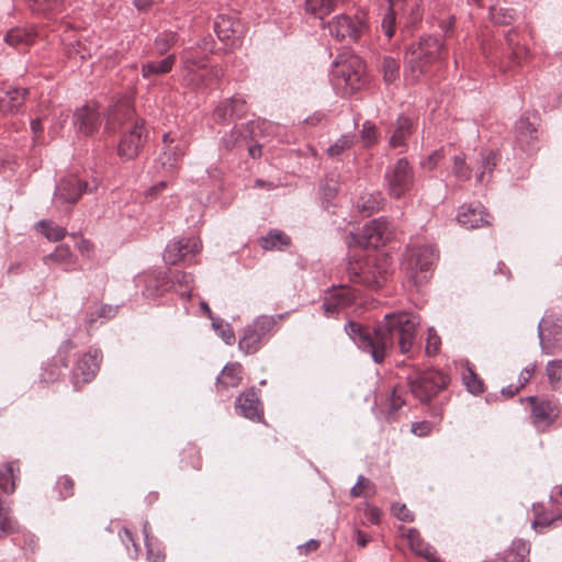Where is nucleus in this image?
<instances>
[{
    "label": "nucleus",
    "instance_id": "obj_19",
    "mask_svg": "<svg viewBox=\"0 0 562 562\" xmlns=\"http://www.w3.org/2000/svg\"><path fill=\"white\" fill-rule=\"evenodd\" d=\"M162 143L164 147L159 154L158 161L165 170L173 171L178 169L180 161L186 154V142L182 139H176L170 133H165Z\"/></svg>",
    "mask_w": 562,
    "mask_h": 562
},
{
    "label": "nucleus",
    "instance_id": "obj_42",
    "mask_svg": "<svg viewBox=\"0 0 562 562\" xmlns=\"http://www.w3.org/2000/svg\"><path fill=\"white\" fill-rule=\"evenodd\" d=\"M451 171L458 181L465 182L471 179L473 168L467 162L463 154H458L452 157Z\"/></svg>",
    "mask_w": 562,
    "mask_h": 562
},
{
    "label": "nucleus",
    "instance_id": "obj_45",
    "mask_svg": "<svg viewBox=\"0 0 562 562\" xmlns=\"http://www.w3.org/2000/svg\"><path fill=\"white\" fill-rule=\"evenodd\" d=\"M178 34L172 31L159 33L154 41V46L158 55H165L171 47L176 45Z\"/></svg>",
    "mask_w": 562,
    "mask_h": 562
},
{
    "label": "nucleus",
    "instance_id": "obj_62",
    "mask_svg": "<svg viewBox=\"0 0 562 562\" xmlns=\"http://www.w3.org/2000/svg\"><path fill=\"white\" fill-rule=\"evenodd\" d=\"M60 375V368L56 363H47L43 369L41 379L45 383L55 382Z\"/></svg>",
    "mask_w": 562,
    "mask_h": 562
},
{
    "label": "nucleus",
    "instance_id": "obj_9",
    "mask_svg": "<svg viewBox=\"0 0 562 562\" xmlns=\"http://www.w3.org/2000/svg\"><path fill=\"white\" fill-rule=\"evenodd\" d=\"M276 333L273 317L259 315L245 327L238 347L246 355L256 353Z\"/></svg>",
    "mask_w": 562,
    "mask_h": 562
},
{
    "label": "nucleus",
    "instance_id": "obj_12",
    "mask_svg": "<svg viewBox=\"0 0 562 562\" xmlns=\"http://www.w3.org/2000/svg\"><path fill=\"white\" fill-rule=\"evenodd\" d=\"M329 34L338 41L357 42L367 31V21L363 13L349 15L346 13L334 16L328 23Z\"/></svg>",
    "mask_w": 562,
    "mask_h": 562
},
{
    "label": "nucleus",
    "instance_id": "obj_60",
    "mask_svg": "<svg viewBox=\"0 0 562 562\" xmlns=\"http://www.w3.org/2000/svg\"><path fill=\"white\" fill-rule=\"evenodd\" d=\"M212 326L218 333V335L226 345H233L235 342V333L229 325L223 327L222 324L217 323L216 321H213Z\"/></svg>",
    "mask_w": 562,
    "mask_h": 562
},
{
    "label": "nucleus",
    "instance_id": "obj_49",
    "mask_svg": "<svg viewBox=\"0 0 562 562\" xmlns=\"http://www.w3.org/2000/svg\"><path fill=\"white\" fill-rule=\"evenodd\" d=\"M15 530V521L11 516L9 506H5L0 497V535L7 536Z\"/></svg>",
    "mask_w": 562,
    "mask_h": 562
},
{
    "label": "nucleus",
    "instance_id": "obj_47",
    "mask_svg": "<svg viewBox=\"0 0 562 562\" xmlns=\"http://www.w3.org/2000/svg\"><path fill=\"white\" fill-rule=\"evenodd\" d=\"M512 33L513 31H509L506 34V40L508 41V44L510 46V53L508 55V65L506 66L507 68L520 66L522 61L527 58V49L524 46H520L518 44H512Z\"/></svg>",
    "mask_w": 562,
    "mask_h": 562
},
{
    "label": "nucleus",
    "instance_id": "obj_48",
    "mask_svg": "<svg viewBox=\"0 0 562 562\" xmlns=\"http://www.w3.org/2000/svg\"><path fill=\"white\" fill-rule=\"evenodd\" d=\"M355 144L353 134L341 135L333 145L327 148V155L331 158L337 157L350 149Z\"/></svg>",
    "mask_w": 562,
    "mask_h": 562
},
{
    "label": "nucleus",
    "instance_id": "obj_64",
    "mask_svg": "<svg viewBox=\"0 0 562 562\" xmlns=\"http://www.w3.org/2000/svg\"><path fill=\"white\" fill-rule=\"evenodd\" d=\"M432 430V424L428 420L416 422L412 424V432L418 437H426Z\"/></svg>",
    "mask_w": 562,
    "mask_h": 562
},
{
    "label": "nucleus",
    "instance_id": "obj_13",
    "mask_svg": "<svg viewBox=\"0 0 562 562\" xmlns=\"http://www.w3.org/2000/svg\"><path fill=\"white\" fill-rule=\"evenodd\" d=\"M538 337L543 355L562 352V316L547 315L538 325Z\"/></svg>",
    "mask_w": 562,
    "mask_h": 562
},
{
    "label": "nucleus",
    "instance_id": "obj_56",
    "mask_svg": "<svg viewBox=\"0 0 562 562\" xmlns=\"http://www.w3.org/2000/svg\"><path fill=\"white\" fill-rule=\"evenodd\" d=\"M231 112V105L227 99L221 101L215 109L213 110V120L216 123H225L229 120H233L234 116L229 115Z\"/></svg>",
    "mask_w": 562,
    "mask_h": 562
},
{
    "label": "nucleus",
    "instance_id": "obj_3",
    "mask_svg": "<svg viewBox=\"0 0 562 562\" xmlns=\"http://www.w3.org/2000/svg\"><path fill=\"white\" fill-rule=\"evenodd\" d=\"M119 122L123 127V135L117 146V155L123 160H132L139 154L147 139L143 120L134 116L131 108L116 109L108 117L105 128L112 130V125Z\"/></svg>",
    "mask_w": 562,
    "mask_h": 562
},
{
    "label": "nucleus",
    "instance_id": "obj_20",
    "mask_svg": "<svg viewBox=\"0 0 562 562\" xmlns=\"http://www.w3.org/2000/svg\"><path fill=\"white\" fill-rule=\"evenodd\" d=\"M202 244L196 238H182L167 244L164 251V260L167 265L173 266L186 259L189 255L194 256L201 251Z\"/></svg>",
    "mask_w": 562,
    "mask_h": 562
},
{
    "label": "nucleus",
    "instance_id": "obj_44",
    "mask_svg": "<svg viewBox=\"0 0 562 562\" xmlns=\"http://www.w3.org/2000/svg\"><path fill=\"white\" fill-rule=\"evenodd\" d=\"M462 381L469 393L473 395H480L483 393V381L469 364L462 373Z\"/></svg>",
    "mask_w": 562,
    "mask_h": 562
},
{
    "label": "nucleus",
    "instance_id": "obj_10",
    "mask_svg": "<svg viewBox=\"0 0 562 562\" xmlns=\"http://www.w3.org/2000/svg\"><path fill=\"white\" fill-rule=\"evenodd\" d=\"M384 181L387 193L393 199L398 200L412 191L415 173L407 158H398L394 164L387 166Z\"/></svg>",
    "mask_w": 562,
    "mask_h": 562
},
{
    "label": "nucleus",
    "instance_id": "obj_57",
    "mask_svg": "<svg viewBox=\"0 0 562 562\" xmlns=\"http://www.w3.org/2000/svg\"><path fill=\"white\" fill-rule=\"evenodd\" d=\"M227 100L231 105V116H234V119H239L247 113V102L241 97L234 95L232 98H228Z\"/></svg>",
    "mask_w": 562,
    "mask_h": 562
},
{
    "label": "nucleus",
    "instance_id": "obj_24",
    "mask_svg": "<svg viewBox=\"0 0 562 562\" xmlns=\"http://www.w3.org/2000/svg\"><path fill=\"white\" fill-rule=\"evenodd\" d=\"M214 31L221 42L235 45L240 37L241 25L232 16L220 14L214 21Z\"/></svg>",
    "mask_w": 562,
    "mask_h": 562
},
{
    "label": "nucleus",
    "instance_id": "obj_21",
    "mask_svg": "<svg viewBox=\"0 0 562 562\" xmlns=\"http://www.w3.org/2000/svg\"><path fill=\"white\" fill-rule=\"evenodd\" d=\"M235 408L237 414L254 422L262 419L259 391L254 386L236 397Z\"/></svg>",
    "mask_w": 562,
    "mask_h": 562
},
{
    "label": "nucleus",
    "instance_id": "obj_18",
    "mask_svg": "<svg viewBox=\"0 0 562 562\" xmlns=\"http://www.w3.org/2000/svg\"><path fill=\"white\" fill-rule=\"evenodd\" d=\"M103 112L95 102H89L78 108L74 113V126L83 135L90 136L102 123Z\"/></svg>",
    "mask_w": 562,
    "mask_h": 562
},
{
    "label": "nucleus",
    "instance_id": "obj_40",
    "mask_svg": "<svg viewBox=\"0 0 562 562\" xmlns=\"http://www.w3.org/2000/svg\"><path fill=\"white\" fill-rule=\"evenodd\" d=\"M380 71L383 76V81L386 85H392L400 79V63L391 56H384L380 64Z\"/></svg>",
    "mask_w": 562,
    "mask_h": 562
},
{
    "label": "nucleus",
    "instance_id": "obj_52",
    "mask_svg": "<svg viewBox=\"0 0 562 562\" xmlns=\"http://www.w3.org/2000/svg\"><path fill=\"white\" fill-rule=\"evenodd\" d=\"M339 191L338 180L336 177L329 176L327 177L319 187V192L322 198L329 203L335 196L337 195Z\"/></svg>",
    "mask_w": 562,
    "mask_h": 562
},
{
    "label": "nucleus",
    "instance_id": "obj_50",
    "mask_svg": "<svg viewBox=\"0 0 562 562\" xmlns=\"http://www.w3.org/2000/svg\"><path fill=\"white\" fill-rule=\"evenodd\" d=\"M360 138L364 147L375 145L379 140L376 125L369 120L364 121L360 131Z\"/></svg>",
    "mask_w": 562,
    "mask_h": 562
},
{
    "label": "nucleus",
    "instance_id": "obj_46",
    "mask_svg": "<svg viewBox=\"0 0 562 562\" xmlns=\"http://www.w3.org/2000/svg\"><path fill=\"white\" fill-rule=\"evenodd\" d=\"M15 468L13 462H8L0 469V488L4 493H13L15 490Z\"/></svg>",
    "mask_w": 562,
    "mask_h": 562
},
{
    "label": "nucleus",
    "instance_id": "obj_30",
    "mask_svg": "<svg viewBox=\"0 0 562 562\" xmlns=\"http://www.w3.org/2000/svg\"><path fill=\"white\" fill-rule=\"evenodd\" d=\"M37 34L34 30L27 27H12L4 37L3 42L14 48L21 49L35 43Z\"/></svg>",
    "mask_w": 562,
    "mask_h": 562
},
{
    "label": "nucleus",
    "instance_id": "obj_15",
    "mask_svg": "<svg viewBox=\"0 0 562 562\" xmlns=\"http://www.w3.org/2000/svg\"><path fill=\"white\" fill-rule=\"evenodd\" d=\"M358 299V291L340 284L333 286L328 290V295L325 296L322 307L327 317L336 316L342 308L349 307L356 303Z\"/></svg>",
    "mask_w": 562,
    "mask_h": 562
},
{
    "label": "nucleus",
    "instance_id": "obj_59",
    "mask_svg": "<svg viewBox=\"0 0 562 562\" xmlns=\"http://www.w3.org/2000/svg\"><path fill=\"white\" fill-rule=\"evenodd\" d=\"M441 344V339L434 329V327L428 328V336L426 341V353L428 356L436 355L439 350Z\"/></svg>",
    "mask_w": 562,
    "mask_h": 562
},
{
    "label": "nucleus",
    "instance_id": "obj_1",
    "mask_svg": "<svg viewBox=\"0 0 562 562\" xmlns=\"http://www.w3.org/2000/svg\"><path fill=\"white\" fill-rule=\"evenodd\" d=\"M420 318L406 311L392 312L384 315L371 330L360 323L349 321L345 331L353 344L363 352L371 356L380 364L391 355L397 341L400 352L408 353L416 339Z\"/></svg>",
    "mask_w": 562,
    "mask_h": 562
},
{
    "label": "nucleus",
    "instance_id": "obj_41",
    "mask_svg": "<svg viewBox=\"0 0 562 562\" xmlns=\"http://www.w3.org/2000/svg\"><path fill=\"white\" fill-rule=\"evenodd\" d=\"M170 282L172 283V286L176 288V291L186 299L191 297V293L193 290L192 286V276L190 273L183 272V271H176L172 273Z\"/></svg>",
    "mask_w": 562,
    "mask_h": 562
},
{
    "label": "nucleus",
    "instance_id": "obj_8",
    "mask_svg": "<svg viewBox=\"0 0 562 562\" xmlns=\"http://www.w3.org/2000/svg\"><path fill=\"white\" fill-rule=\"evenodd\" d=\"M333 85L342 97L351 95L366 83L364 67L358 57L336 63Z\"/></svg>",
    "mask_w": 562,
    "mask_h": 562
},
{
    "label": "nucleus",
    "instance_id": "obj_5",
    "mask_svg": "<svg viewBox=\"0 0 562 562\" xmlns=\"http://www.w3.org/2000/svg\"><path fill=\"white\" fill-rule=\"evenodd\" d=\"M181 78L184 86L202 91L213 87L224 76L218 66H209L207 56H196L193 48L184 49L181 55Z\"/></svg>",
    "mask_w": 562,
    "mask_h": 562
},
{
    "label": "nucleus",
    "instance_id": "obj_43",
    "mask_svg": "<svg viewBox=\"0 0 562 562\" xmlns=\"http://www.w3.org/2000/svg\"><path fill=\"white\" fill-rule=\"evenodd\" d=\"M36 226L38 227V231L50 241H59L67 234L66 228L55 225L48 220L40 221Z\"/></svg>",
    "mask_w": 562,
    "mask_h": 562
},
{
    "label": "nucleus",
    "instance_id": "obj_61",
    "mask_svg": "<svg viewBox=\"0 0 562 562\" xmlns=\"http://www.w3.org/2000/svg\"><path fill=\"white\" fill-rule=\"evenodd\" d=\"M120 537L122 541L126 544L131 558H136L138 555V547L134 541L132 532L127 528H123L122 531L120 532Z\"/></svg>",
    "mask_w": 562,
    "mask_h": 562
},
{
    "label": "nucleus",
    "instance_id": "obj_36",
    "mask_svg": "<svg viewBox=\"0 0 562 562\" xmlns=\"http://www.w3.org/2000/svg\"><path fill=\"white\" fill-rule=\"evenodd\" d=\"M291 238L283 232L271 229L266 236L260 237L259 244L265 250H281L289 246Z\"/></svg>",
    "mask_w": 562,
    "mask_h": 562
},
{
    "label": "nucleus",
    "instance_id": "obj_39",
    "mask_svg": "<svg viewBox=\"0 0 562 562\" xmlns=\"http://www.w3.org/2000/svg\"><path fill=\"white\" fill-rule=\"evenodd\" d=\"M341 0H305L306 12L323 20L335 10Z\"/></svg>",
    "mask_w": 562,
    "mask_h": 562
},
{
    "label": "nucleus",
    "instance_id": "obj_17",
    "mask_svg": "<svg viewBox=\"0 0 562 562\" xmlns=\"http://www.w3.org/2000/svg\"><path fill=\"white\" fill-rule=\"evenodd\" d=\"M539 116L525 112L515 124V144L524 151L532 149V142L539 137Z\"/></svg>",
    "mask_w": 562,
    "mask_h": 562
},
{
    "label": "nucleus",
    "instance_id": "obj_22",
    "mask_svg": "<svg viewBox=\"0 0 562 562\" xmlns=\"http://www.w3.org/2000/svg\"><path fill=\"white\" fill-rule=\"evenodd\" d=\"M30 95V89L24 87H10L0 91V113L4 115H15L22 111V108Z\"/></svg>",
    "mask_w": 562,
    "mask_h": 562
},
{
    "label": "nucleus",
    "instance_id": "obj_28",
    "mask_svg": "<svg viewBox=\"0 0 562 562\" xmlns=\"http://www.w3.org/2000/svg\"><path fill=\"white\" fill-rule=\"evenodd\" d=\"M403 535L406 538L408 546L413 552L426 558L429 562H443L437 555L436 550L422 539L417 529L408 528L405 530Z\"/></svg>",
    "mask_w": 562,
    "mask_h": 562
},
{
    "label": "nucleus",
    "instance_id": "obj_53",
    "mask_svg": "<svg viewBox=\"0 0 562 562\" xmlns=\"http://www.w3.org/2000/svg\"><path fill=\"white\" fill-rule=\"evenodd\" d=\"M546 374L551 384L560 383L562 381V359L548 361Z\"/></svg>",
    "mask_w": 562,
    "mask_h": 562
},
{
    "label": "nucleus",
    "instance_id": "obj_37",
    "mask_svg": "<svg viewBox=\"0 0 562 562\" xmlns=\"http://www.w3.org/2000/svg\"><path fill=\"white\" fill-rule=\"evenodd\" d=\"M45 263L49 261L64 266L65 270H69L76 262V257L71 252L69 246L58 245L55 250L44 258Z\"/></svg>",
    "mask_w": 562,
    "mask_h": 562
},
{
    "label": "nucleus",
    "instance_id": "obj_25",
    "mask_svg": "<svg viewBox=\"0 0 562 562\" xmlns=\"http://www.w3.org/2000/svg\"><path fill=\"white\" fill-rule=\"evenodd\" d=\"M102 353L100 350L89 351L82 355L78 360L74 375L76 379L81 378V381L87 383L93 379L97 371L99 370Z\"/></svg>",
    "mask_w": 562,
    "mask_h": 562
},
{
    "label": "nucleus",
    "instance_id": "obj_63",
    "mask_svg": "<svg viewBox=\"0 0 562 562\" xmlns=\"http://www.w3.org/2000/svg\"><path fill=\"white\" fill-rule=\"evenodd\" d=\"M392 513L393 515L398 518L400 520L402 521H413L414 520V515L412 514V512L406 507L405 504H393L392 505Z\"/></svg>",
    "mask_w": 562,
    "mask_h": 562
},
{
    "label": "nucleus",
    "instance_id": "obj_31",
    "mask_svg": "<svg viewBox=\"0 0 562 562\" xmlns=\"http://www.w3.org/2000/svg\"><path fill=\"white\" fill-rule=\"evenodd\" d=\"M176 64V55L169 54L161 60H149L142 65V77L150 80L154 76H162L170 72Z\"/></svg>",
    "mask_w": 562,
    "mask_h": 562
},
{
    "label": "nucleus",
    "instance_id": "obj_51",
    "mask_svg": "<svg viewBox=\"0 0 562 562\" xmlns=\"http://www.w3.org/2000/svg\"><path fill=\"white\" fill-rule=\"evenodd\" d=\"M144 542L147 549V560L149 562H164L165 554L160 549H154L149 537V524L145 521L143 525Z\"/></svg>",
    "mask_w": 562,
    "mask_h": 562
},
{
    "label": "nucleus",
    "instance_id": "obj_23",
    "mask_svg": "<svg viewBox=\"0 0 562 562\" xmlns=\"http://www.w3.org/2000/svg\"><path fill=\"white\" fill-rule=\"evenodd\" d=\"M458 223L468 229H474L490 224V214L480 203L460 206L457 215Z\"/></svg>",
    "mask_w": 562,
    "mask_h": 562
},
{
    "label": "nucleus",
    "instance_id": "obj_35",
    "mask_svg": "<svg viewBox=\"0 0 562 562\" xmlns=\"http://www.w3.org/2000/svg\"><path fill=\"white\" fill-rule=\"evenodd\" d=\"M531 418L536 426L551 425L555 418L553 405L549 401L535 403L531 408Z\"/></svg>",
    "mask_w": 562,
    "mask_h": 562
},
{
    "label": "nucleus",
    "instance_id": "obj_4",
    "mask_svg": "<svg viewBox=\"0 0 562 562\" xmlns=\"http://www.w3.org/2000/svg\"><path fill=\"white\" fill-rule=\"evenodd\" d=\"M346 272L351 282L376 290L387 281L392 272V261L385 254H373L363 259L349 260Z\"/></svg>",
    "mask_w": 562,
    "mask_h": 562
},
{
    "label": "nucleus",
    "instance_id": "obj_11",
    "mask_svg": "<svg viewBox=\"0 0 562 562\" xmlns=\"http://www.w3.org/2000/svg\"><path fill=\"white\" fill-rule=\"evenodd\" d=\"M99 182L95 179L85 181L75 175L60 179L54 192V203L57 207L68 209L78 202L82 193L97 191Z\"/></svg>",
    "mask_w": 562,
    "mask_h": 562
},
{
    "label": "nucleus",
    "instance_id": "obj_27",
    "mask_svg": "<svg viewBox=\"0 0 562 562\" xmlns=\"http://www.w3.org/2000/svg\"><path fill=\"white\" fill-rule=\"evenodd\" d=\"M501 159L498 151L484 148L479 153V158L475 161V178L479 183L488 181L494 168Z\"/></svg>",
    "mask_w": 562,
    "mask_h": 562
},
{
    "label": "nucleus",
    "instance_id": "obj_58",
    "mask_svg": "<svg viewBox=\"0 0 562 562\" xmlns=\"http://www.w3.org/2000/svg\"><path fill=\"white\" fill-rule=\"evenodd\" d=\"M357 207L366 215H371L374 211L379 210V202L373 195L361 196Z\"/></svg>",
    "mask_w": 562,
    "mask_h": 562
},
{
    "label": "nucleus",
    "instance_id": "obj_54",
    "mask_svg": "<svg viewBox=\"0 0 562 562\" xmlns=\"http://www.w3.org/2000/svg\"><path fill=\"white\" fill-rule=\"evenodd\" d=\"M515 16L516 11L512 8H499L492 12V20L496 24L508 25L515 20Z\"/></svg>",
    "mask_w": 562,
    "mask_h": 562
},
{
    "label": "nucleus",
    "instance_id": "obj_14",
    "mask_svg": "<svg viewBox=\"0 0 562 562\" xmlns=\"http://www.w3.org/2000/svg\"><path fill=\"white\" fill-rule=\"evenodd\" d=\"M390 223L383 218H375L363 225L359 233L350 232V239L348 244H355L363 248H378L389 239Z\"/></svg>",
    "mask_w": 562,
    "mask_h": 562
},
{
    "label": "nucleus",
    "instance_id": "obj_26",
    "mask_svg": "<svg viewBox=\"0 0 562 562\" xmlns=\"http://www.w3.org/2000/svg\"><path fill=\"white\" fill-rule=\"evenodd\" d=\"M393 133L389 139L391 148H403L408 144V139L415 132V122L413 119L400 115L393 124Z\"/></svg>",
    "mask_w": 562,
    "mask_h": 562
},
{
    "label": "nucleus",
    "instance_id": "obj_55",
    "mask_svg": "<svg viewBox=\"0 0 562 562\" xmlns=\"http://www.w3.org/2000/svg\"><path fill=\"white\" fill-rule=\"evenodd\" d=\"M74 481L71 477L64 475L58 479L55 490L58 493L59 499H65L74 495Z\"/></svg>",
    "mask_w": 562,
    "mask_h": 562
},
{
    "label": "nucleus",
    "instance_id": "obj_34",
    "mask_svg": "<svg viewBox=\"0 0 562 562\" xmlns=\"http://www.w3.org/2000/svg\"><path fill=\"white\" fill-rule=\"evenodd\" d=\"M170 288L169 281L164 273L148 274L145 279L143 295L147 299H156Z\"/></svg>",
    "mask_w": 562,
    "mask_h": 562
},
{
    "label": "nucleus",
    "instance_id": "obj_29",
    "mask_svg": "<svg viewBox=\"0 0 562 562\" xmlns=\"http://www.w3.org/2000/svg\"><path fill=\"white\" fill-rule=\"evenodd\" d=\"M529 542L522 539H515L507 550L497 555L495 562H529Z\"/></svg>",
    "mask_w": 562,
    "mask_h": 562
},
{
    "label": "nucleus",
    "instance_id": "obj_2",
    "mask_svg": "<svg viewBox=\"0 0 562 562\" xmlns=\"http://www.w3.org/2000/svg\"><path fill=\"white\" fill-rule=\"evenodd\" d=\"M447 55L445 42L435 35H424L412 42L405 52L404 79L415 83L427 74L431 67L441 63Z\"/></svg>",
    "mask_w": 562,
    "mask_h": 562
},
{
    "label": "nucleus",
    "instance_id": "obj_32",
    "mask_svg": "<svg viewBox=\"0 0 562 562\" xmlns=\"http://www.w3.org/2000/svg\"><path fill=\"white\" fill-rule=\"evenodd\" d=\"M241 364L238 362L227 363L216 378V386L218 390H227L237 387L241 382Z\"/></svg>",
    "mask_w": 562,
    "mask_h": 562
},
{
    "label": "nucleus",
    "instance_id": "obj_6",
    "mask_svg": "<svg viewBox=\"0 0 562 562\" xmlns=\"http://www.w3.org/2000/svg\"><path fill=\"white\" fill-rule=\"evenodd\" d=\"M437 259L438 251L434 246H413L406 249L402 267L417 285L428 279V272Z\"/></svg>",
    "mask_w": 562,
    "mask_h": 562
},
{
    "label": "nucleus",
    "instance_id": "obj_38",
    "mask_svg": "<svg viewBox=\"0 0 562 562\" xmlns=\"http://www.w3.org/2000/svg\"><path fill=\"white\" fill-rule=\"evenodd\" d=\"M397 14H401L412 25L420 22L424 16L423 0H408L397 10Z\"/></svg>",
    "mask_w": 562,
    "mask_h": 562
},
{
    "label": "nucleus",
    "instance_id": "obj_7",
    "mask_svg": "<svg viewBox=\"0 0 562 562\" xmlns=\"http://www.w3.org/2000/svg\"><path fill=\"white\" fill-rule=\"evenodd\" d=\"M407 382L414 397L427 403L447 387L449 378L438 370H415L407 376Z\"/></svg>",
    "mask_w": 562,
    "mask_h": 562
},
{
    "label": "nucleus",
    "instance_id": "obj_16",
    "mask_svg": "<svg viewBox=\"0 0 562 562\" xmlns=\"http://www.w3.org/2000/svg\"><path fill=\"white\" fill-rule=\"evenodd\" d=\"M259 130V123L256 121H249L247 123L235 125L228 132H225L220 140V149L226 151L233 149L244 148L248 145L249 140H255L257 131Z\"/></svg>",
    "mask_w": 562,
    "mask_h": 562
},
{
    "label": "nucleus",
    "instance_id": "obj_33",
    "mask_svg": "<svg viewBox=\"0 0 562 562\" xmlns=\"http://www.w3.org/2000/svg\"><path fill=\"white\" fill-rule=\"evenodd\" d=\"M408 0H386L387 5L382 16L381 29L387 40L395 33L397 10Z\"/></svg>",
    "mask_w": 562,
    "mask_h": 562
}]
</instances>
